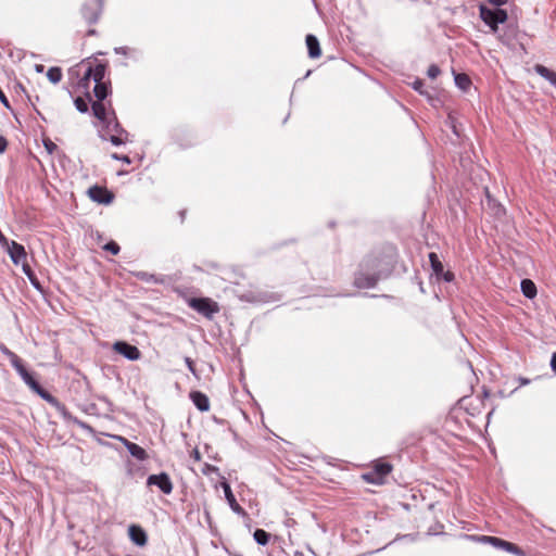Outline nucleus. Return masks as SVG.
Returning a JSON list of instances; mask_svg holds the SVG:
<instances>
[{"mask_svg":"<svg viewBox=\"0 0 556 556\" xmlns=\"http://www.w3.org/2000/svg\"><path fill=\"white\" fill-rule=\"evenodd\" d=\"M130 540L138 546H144L148 538L146 531L138 525H131L128 528Z\"/></svg>","mask_w":556,"mask_h":556,"instance_id":"14","label":"nucleus"},{"mask_svg":"<svg viewBox=\"0 0 556 556\" xmlns=\"http://www.w3.org/2000/svg\"><path fill=\"white\" fill-rule=\"evenodd\" d=\"M379 277L376 275H365L363 273H358L355 277V286L361 289L372 288L376 286Z\"/></svg>","mask_w":556,"mask_h":556,"instance_id":"16","label":"nucleus"},{"mask_svg":"<svg viewBox=\"0 0 556 556\" xmlns=\"http://www.w3.org/2000/svg\"><path fill=\"white\" fill-rule=\"evenodd\" d=\"M412 87L418 91L419 93H424V90H422V87H424V81L421 79H416L413 84H412Z\"/></svg>","mask_w":556,"mask_h":556,"instance_id":"29","label":"nucleus"},{"mask_svg":"<svg viewBox=\"0 0 556 556\" xmlns=\"http://www.w3.org/2000/svg\"><path fill=\"white\" fill-rule=\"evenodd\" d=\"M535 71L540 76L544 77L552 85H556V73L555 72L548 70L547 67H545L543 65H536Z\"/></svg>","mask_w":556,"mask_h":556,"instance_id":"19","label":"nucleus"},{"mask_svg":"<svg viewBox=\"0 0 556 556\" xmlns=\"http://www.w3.org/2000/svg\"><path fill=\"white\" fill-rule=\"evenodd\" d=\"M441 276L447 282H450V281H452L454 279V274L451 273V271H444L443 270V274H441Z\"/></svg>","mask_w":556,"mask_h":556,"instance_id":"33","label":"nucleus"},{"mask_svg":"<svg viewBox=\"0 0 556 556\" xmlns=\"http://www.w3.org/2000/svg\"><path fill=\"white\" fill-rule=\"evenodd\" d=\"M207 471L208 472H218V468L215 466H207Z\"/></svg>","mask_w":556,"mask_h":556,"instance_id":"39","label":"nucleus"},{"mask_svg":"<svg viewBox=\"0 0 556 556\" xmlns=\"http://www.w3.org/2000/svg\"><path fill=\"white\" fill-rule=\"evenodd\" d=\"M492 5L501 7L507 3L508 0H488Z\"/></svg>","mask_w":556,"mask_h":556,"instance_id":"34","label":"nucleus"},{"mask_svg":"<svg viewBox=\"0 0 556 556\" xmlns=\"http://www.w3.org/2000/svg\"><path fill=\"white\" fill-rule=\"evenodd\" d=\"M482 541L490 542L493 546L503 548L509 553L522 555L519 547L510 542L504 541L495 536H482Z\"/></svg>","mask_w":556,"mask_h":556,"instance_id":"13","label":"nucleus"},{"mask_svg":"<svg viewBox=\"0 0 556 556\" xmlns=\"http://www.w3.org/2000/svg\"><path fill=\"white\" fill-rule=\"evenodd\" d=\"M186 363L188 368L194 374L193 362L189 357H187Z\"/></svg>","mask_w":556,"mask_h":556,"instance_id":"38","label":"nucleus"},{"mask_svg":"<svg viewBox=\"0 0 556 556\" xmlns=\"http://www.w3.org/2000/svg\"><path fill=\"white\" fill-rule=\"evenodd\" d=\"M112 157H113V159H115V160L123 161L124 163H127V164H129V163H130V159H129V156H127V155H119V154H117V153H113V154H112Z\"/></svg>","mask_w":556,"mask_h":556,"instance_id":"31","label":"nucleus"},{"mask_svg":"<svg viewBox=\"0 0 556 556\" xmlns=\"http://www.w3.org/2000/svg\"><path fill=\"white\" fill-rule=\"evenodd\" d=\"M455 84L462 90H467L470 85V78L466 74H457L455 75Z\"/></svg>","mask_w":556,"mask_h":556,"instance_id":"22","label":"nucleus"},{"mask_svg":"<svg viewBox=\"0 0 556 556\" xmlns=\"http://www.w3.org/2000/svg\"><path fill=\"white\" fill-rule=\"evenodd\" d=\"M62 71L60 67H50L47 72V77L52 84H58L62 79Z\"/></svg>","mask_w":556,"mask_h":556,"instance_id":"23","label":"nucleus"},{"mask_svg":"<svg viewBox=\"0 0 556 556\" xmlns=\"http://www.w3.org/2000/svg\"><path fill=\"white\" fill-rule=\"evenodd\" d=\"M186 303L197 313L212 320L219 313V304L211 298H186Z\"/></svg>","mask_w":556,"mask_h":556,"instance_id":"4","label":"nucleus"},{"mask_svg":"<svg viewBox=\"0 0 556 556\" xmlns=\"http://www.w3.org/2000/svg\"><path fill=\"white\" fill-rule=\"evenodd\" d=\"M22 265V269L24 271V274L29 278V280L35 283V280H36V276H35V273L34 270L31 269V267L29 266V264L27 263V260L24 261V262H21Z\"/></svg>","mask_w":556,"mask_h":556,"instance_id":"26","label":"nucleus"},{"mask_svg":"<svg viewBox=\"0 0 556 556\" xmlns=\"http://www.w3.org/2000/svg\"><path fill=\"white\" fill-rule=\"evenodd\" d=\"M551 367L556 372V352L553 354L551 359Z\"/></svg>","mask_w":556,"mask_h":556,"instance_id":"36","label":"nucleus"},{"mask_svg":"<svg viewBox=\"0 0 556 556\" xmlns=\"http://www.w3.org/2000/svg\"><path fill=\"white\" fill-rule=\"evenodd\" d=\"M148 485H157L165 494H169L172 492V482L166 473L151 475L148 478Z\"/></svg>","mask_w":556,"mask_h":556,"instance_id":"11","label":"nucleus"},{"mask_svg":"<svg viewBox=\"0 0 556 556\" xmlns=\"http://www.w3.org/2000/svg\"><path fill=\"white\" fill-rule=\"evenodd\" d=\"M137 277L140 278L141 280L148 281L151 276L148 275L147 273H138Z\"/></svg>","mask_w":556,"mask_h":556,"instance_id":"35","label":"nucleus"},{"mask_svg":"<svg viewBox=\"0 0 556 556\" xmlns=\"http://www.w3.org/2000/svg\"><path fill=\"white\" fill-rule=\"evenodd\" d=\"M480 17L493 30L497 29L498 24L507 21V12L502 9H489L485 5H480Z\"/></svg>","mask_w":556,"mask_h":556,"instance_id":"5","label":"nucleus"},{"mask_svg":"<svg viewBox=\"0 0 556 556\" xmlns=\"http://www.w3.org/2000/svg\"><path fill=\"white\" fill-rule=\"evenodd\" d=\"M429 261H430V264H431V268L433 270V273L440 277L441 274H443V264L441 263V261L439 260L438 255L435 253H430L429 254Z\"/></svg>","mask_w":556,"mask_h":556,"instance_id":"21","label":"nucleus"},{"mask_svg":"<svg viewBox=\"0 0 556 556\" xmlns=\"http://www.w3.org/2000/svg\"><path fill=\"white\" fill-rule=\"evenodd\" d=\"M521 291L528 299H533L536 295V287L530 279H523L521 281Z\"/></svg>","mask_w":556,"mask_h":556,"instance_id":"18","label":"nucleus"},{"mask_svg":"<svg viewBox=\"0 0 556 556\" xmlns=\"http://www.w3.org/2000/svg\"><path fill=\"white\" fill-rule=\"evenodd\" d=\"M220 486L224 490L225 497L227 500L228 505L230 506L231 510L240 516H245L244 509L238 504L231 488L227 481H222Z\"/></svg>","mask_w":556,"mask_h":556,"instance_id":"12","label":"nucleus"},{"mask_svg":"<svg viewBox=\"0 0 556 556\" xmlns=\"http://www.w3.org/2000/svg\"><path fill=\"white\" fill-rule=\"evenodd\" d=\"M103 249L110 253H112L113 255H116L119 253V245L115 242V241H110L108 242Z\"/></svg>","mask_w":556,"mask_h":556,"instance_id":"27","label":"nucleus"},{"mask_svg":"<svg viewBox=\"0 0 556 556\" xmlns=\"http://www.w3.org/2000/svg\"><path fill=\"white\" fill-rule=\"evenodd\" d=\"M113 350L130 361H137L141 357V352L135 345L124 341H117L113 345Z\"/></svg>","mask_w":556,"mask_h":556,"instance_id":"8","label":"nucleus"},{"mask_svg":"<svg viewBox=\"0 0 556 556\" xmlns=\"http://www.w3.org/2000/svg\"><path fill=\"white\" fill-rule=\"evenodd\" d=\"M90 100H91V98L89 94H87V99L77 97L74 101V104L79 112L86 113L88 111V108H89L88 103Z\"/></svg>","mask_w":556,"mask_h":556,"instance_id":"25","label":"nucleus"},{"mask_svg":"<svg viewBox=\"0 0 556 556\" xmlns=\"http://www.w3.org/2000/svg\"><path fill=\"white\" fill-rule=\"evenodd\" d=\"M116 439L128 450L130 455L137 460L143 462L148 459V453L143 447L139 446L134 442H130L124 437H116Z\"/></svg>","mask_w":556,"mask_h":556,"instance_id":"10","label":"nucleus"},{"mask_svg":"<svg viewBox=\"0 0 556 556\" xmlns=\"http://www.w3.org/2000/svg\"><path fill=\"white\" fill-rule=\"evenodd\" d=\"M7 147L8 140L3 136H0V153H3L7 150Z\"/></svg>","mask_w":556,"mask_h":556,"instance_id":"32","label":"nucleus"},{"mask_svg":"<svg viewBox=\"0 0 556 556\" xmlns=\"http://www.w3.org/2000/svg\"><path fill=\"white\" fill-rule=\"evenodd\" d=\"M104 0H86L79 11V17L76 21V27L85 37L97 35L92 27L102 13Z\"/></svg>","mask_w":556,"mask_h":556,"instance_id":"2","label":"nucleus"},{"mask_svg":"<svg viewBox=\"0 0 556 556\" xmlns=\"http://www.w3.org/2000/svg\"><path fill=\"white\" fill-rule=\"evenodd\" d=\"M392 467L388 463H378L374 469L363 475V479L372 484H381L384 478L391 472Z\"/></svg>","mask_w":556,"mask_h":556,"instance_id":"6","label":"nucleus"},{"mask_svg":"<svg viewBox=\"0 0 556 556\" xmlns=\"http://www.w3.org/2000/svg\"><path fill=\"white\" fill-rule=\"evenodd\" d=\"M4 247H7L8 253L15 265H20L21 262L27 260V253L21 243L8 241V244H4Z\"/></svg>","mask_w":556,"mask_h":556,"instance_id":"9","label":"nucleus"},{"mask_svg":"<svg viewBox=\"0 0 556 556\" xmlns=\"http://www.w3.org/2000/svg\"><path fill=\"white\" fill-rule=\"evenodd\" d=\"M427 74L430 78L434 79L439 76L440 68L437 65H430L427 71Z\"/></svg>","mask_w":556,"mask_h":556,"instance_id":"28","label":"nucleus"},{"mask_svg":"<svg viewBox=\"0 0 556 556\" xmlns=\"http://www.w3.org/2000/svg\"><path fill=\"white\" fill-rule=\"evenodd\" d=\"M305 41H306L309 58H312V59L319 58L321 54V50L319 47L318 39L314 35H307Z\"/></svg>","mask_w":556,"mask_h":556,"instance_id":"17","label":"nucleus"},{"mask_svg":"<svg viewBox=\"0 0 556 556\" xmlns=\"http://www.w3.org/2000/svg\"><path fill=\"white\" fill-rule=\"evenodd\" d=\"M189 396L200 412H207L210 409V400L204 393L200 391H192Z\"/></svg>","mask_w":556,"mask_h":556,"instance_id":"15","label":"nucleus"},{"mask_svg":"<svg viewBox=\"0 0 556 556\" xmlns=\"http://www.w3.org/2000/svg\"><path fill=\"white\" fill-rule=\"evenodd\" d=\"M129 140V134L125 129H121L117 134H112L110 136V141L114 146H121L126 143Z\"/></svg>","mask_w":556,"mask_h":556,"instance_id":"20","label":"nucleus"},{"mask_svg":"<svg viewBox=\"0 0 556 556\" xmlns=\"http://www.w3.org/2000/svg\"><path fill=\"white\" fill-rule=\"evenodd\" d=\"M45 146L49 152H52L54 149H56V144L51 141L49 143L46 142Z\"/></svg>","mask_w":556,"mask_h":556,"instance_id":"37","label":"nucleus"},{"mask_svg":"<svg viewBox=\"0 0 556 556\" xmlns=\"http://www.w3.org/2000/svg\"><path fill=\"white\" fill-rule=\"evenodd\" d=\"M87 193L92 201L100 204H110L114 199V194L106 187L98 185L90 187Z\"/></svg>","mask_w":556,"mask_h":556,"instance_id":"7","label":"nucleus"},{"mask_svg":"<svg viewBox=\"0 0 556 556\" xmlns=\"http://www.w3.org/2000/svg\"><path fill=\"white\" fill-rule=\"evenodd\" d=\"M0 102L7 108V109H11V105H10V102L8 100V98L5 97V94L3 93V91L0 89Z\"/></svg>","mask_w":556,"mask_h":556,"instance_id":"30","label":"nucleus"},{"mask_svg":"<svg viewBox=\"0 0 556 556\" xmlns=\"http://www.w3.org/2000/svg\"><path fill=\"white\" fill-rule=\"evenodd\" d=\"M81 65L86 67L85 73L80 79V85L84 88H89V84L92 80L94 83L93 93L97 101L91 104L92 113L102 123H106V127L117 134L122 128L119 123L114 118V122L109 121V113L103 100L110 92V80H105L106 64L94 61L83 62Z\"/></svg>","mask_w":556,"mask_h":556,"instance_id":"1","label":"nucleus"},{"mask_svg":"<svg viewBox=\"0 0 556 556\" xmlns=\"http://www.w3.org/2000/svg\"><path fill=\"white\" fill-rule=\"evenodd\" d=\"M253 538L260 545H266L269 542V533L263 529L255 530Z\"/></svg>","mask_w":556,"mask_h":556,"instance_id":"24","label":"nucleus"},{"mask_svg":"<svg viewBox=\"0 0 556 556\" xmlns=\"http://www.w3.org/2000/svg\"><path fill=\"white\" fill-rule=\"evenodd\" d=\"M5 354L9 356L11 365L15 368L18 375L22 377L24 382L40 397L52 405L58 404V400L51 395L48 391H46L39 382L33 377V375L26 369L22 358L16 355L14 352L5 349Z\"/></svg>","mask_w":556,"mask_h":556,"instance_id":"3","label":"nucleus"}]
</instances>
